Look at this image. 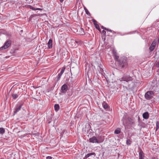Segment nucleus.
<instances>
[{
  "instance_id": "obj_1",
  "label": "nucleus",
  "mask_w": 159,
  "mask_h": 159,
  "mask_svg": "<svg viewBox=\"0 0 159 159\" xmlns=\"http://www.w3.org/2000/svg\"><path fill=\"white\" fill-rule=\"evenodd\" d=\"M128 59L126 57H122L116 61L118 62L117 65L121 71L124 70L128 67Z\"/></svg>"
},
{
  "instance_id": "obj_2",
  "label": "nucleus",
  "mask_w": 159,
  "mask_h": 159,
  "mask_svg": "<svg viewBox=\"0 0 159 159\" xmlns=\"http://www.w3.org/2000/svg\"><path fill=\"white\" fill-rule=\"evenodd\" d=\"M154 96V93L153 91H149L146 92L144 95L145 98L147 100L152 99Z\"/></svg>"
},
{
  "instance_id": "obj_3",
  "label": "nucleus",
  "mask_w": 159,
  "mask_h": 159,
  "mask_svg": "<svg viewBox=\"0 0 159 159\" xmlns=\"http://www.w3.org/2000/svg\"><path fill=\"white\" fill-rule=\"evenodd\" d=\"M132 78L129 75H124L123 77L119 79L120 81H125L128 82L132 80Z\"/></svg>"
},
{
  "instance_id": "obj_4",
  "label": "nucleus",
  "mask_w": 159,
  "mask_h": 159,
  "mask_svg": "<svg viewBox=\"0 0 159 159\" xmlns=\"http://www.w3.org/2000/svg\"><path fill=\"white\" fill-rule=\"evenodd\" d=\"M11 41L10 40L6 41L4 44V45L0 48V50L6 49L9 48L11 44Z\"/></svg>"
},
{
  "instance_id": "obj_5",
  "label": "nucleus",
  "mask_w": 159,
  "mask_h": 159,
  "mask_svg": "<svg viewBox=\"0 0 159 159\" xmlns=\"http://www.w3.org/2000/svg\"><path fill=\"white\" fill-rule=\"evenodd\" d=\"M68 90V87L66 84H64L61 88V92L62 93H66Z\"/></svg>"
},
{
  "instance_id": "obj_6",
  "label": "nucleus",
  "mask_w": 159,
  "mask_h": 159,
  "mask_svg": "<svg viewBox=\"0 0 159 159\" xmlns=\"http://www.w3.org/2000/svg\"><path fill=\"white\" fill-rule=\"evenodd\" d=\"M23 105V104H17L16 106L15 110L14 111V115L20 110Z\"/></svg>"
},
{
  "instance_id": "obj_7",
  "label": "nucleus",
  "mask_w": 159,
  "mask_h": 159,
  "mask_svg": "<svg viewBox=\"0 0 159 159\" xmlns=\"http://www.w3.org/2000/svg\"><path fill=\"white\" fill-rule=\"evenodd\" d=\"M157 44V41L155 40H154L152 43L150 47L149 48V50L150 52L152 51L155 48Z\"/></svg>"
},
{
  "instance_id": "obj_8",
  "label": "nucleus",
  "mask_w": 159,
  "mask_h": 159,
  "mask_svg": "<svg viewBox=\"0 0 159 159\" xmlns=\"http://www.w3.org/2000/svg\"><path fill=\"white\" fill-rule=\"evenodd\" d=\"M89 141L90 143H99V142L98 140L95 136H93L89 139Z\"/></svg>"
},
{
  "instance_id": "obj_9",
  "label": "nucleus",
  "mask_w": 159,
  "mask_h": 159,
  "mask_svg": "<svg viewBox=\"0 0 159 159\" xmlns=\"http://www.w3.org/2000/svg\"><path fill=\"white\" fill-rule=\"evenodd\" d=\"M25 7L28 8H30L31 9H32L33 10H42V9L40 8H35L32 7L30 5H26L25 6Z\"/></svg>"
},
{
  "instance_id": "obj_10",
  "label": "nucleus",
  "mask_w": 159,
  "mask_h": 159,
  "mask_svg": "<svg viewBox=\"0 0 159 159\" xmlns=\"http://www.w3.org/2000/svg\"><path fill=\"white\" fill-rule=\"evenodd\" d=\"M139 158H144V154L143 152L142 149L139 148Z\"/></svg>"
},
{
  "instance_id": "obj_11",
  "label": "nucleus",
  "mask_w": 159,
  "mask_h": 159,
  "mask_svg": "<svg viewBox=\"0 0 159 159\" xmlns=\"http://www.w3.org/2000/svg\"><path fill=\"white\" fill-rule=\"evenodd\" d=\"M52 41L51 39H50L47 43L48 49H51L52 48Z\"/></svg>"
},
{
  "instance_id": "obj_12",
  "label": "nucleus",
  "mask_w": 159,
  "mask_h": 159,
  "mask_svg": "<svg viewBox=\"0 0 159 159\" xmlns=\"http://www.w3.org/2000/svg\"><path fill=\"white\" fill-rule=\"evenodd\" d=\"M127 120L129 122V124L130 125H132L134 123V119L131 118L130 117L127 118Z\"/></svg>"
},
{
  "instance_id": "obj_13",
  "label": "nucleus",
  "mask_w": 159,
  "mask_h": 159,
  "mask_svg": "<svg viewBox=\"0 0 159 159\" xmlns=\"http://www.w3.org/2000/svg\"><path fill=\"white\" fill-rule=\"evenodd\" d=\"M149 114L148 112H145L143 114V118L145 119H148L149 117Z\"/></svg>"
},
{
  "instance_id": "obj_14",
  "label": "nucleus",
  "mask_w": 159,
  "mask_h": 159,
  "mask_svg": "<svg viewBox=\"0 0 159 159\" xmlns=\"http://www.w3.org/2000/svg\"><path fill=\"white\" fill-rule=\"evenodd\" d=\"M102 106L103 108L107 110V109L109 108V106L105 102H103L102 103Z\"/></svg>"
},
{
  "instance_id": "obj_15",
  "label": "nucleus",
  "mask_w": 159,
  "mask_h": 159,
  "mask_svg": "<svg viewBox=\"0 0 159 159\" xmlns=\"http://www.w3.org/2000/svg\"><path fill=\"white\" fill-rule=\"evenodd\" d=\"M113 55H114L116 60H118L119 57L118 56H117V53L114 50H113Z\"/></svg>"
},
{
  "instance_id": "obj_16",
  "label": "nucleus",
  "mask_w": 159,
  "mask_h": 159,
  "mask_svg": "<svg viewBox=\"0 0 159 159\" xmlns=\"http://www.w3.org/2000/svg\"><path fill=\"white\" fill-rule=\"evenodd\" d=\"M54 108L55 110L56 111H58L59 110V108H60L59 105L58 104H55L54 106Z\"/></svg>"
},
{
  "instance_id": "obj_17",
  "label": "nucleus",
  "mask_w": 159,
  "mask_h": 159,
  "mask_svg": "<svg viewBox=\"0 0 159 159\" xmlns=\"http://www.w3.org/2000/svg\"><path fill=\"white\" fill-rule=\"evenodd\" d=\"M5 130L4 128H0V134L3 135L5 133Z\"/></svg>"
},
{
  "instance_id": "obj_18",
  "label": "nucleus",
  "mask_w": 159,
  "mask_h": 159,
  "mask_svg": "<svg viewBox=\"0 0 159 159\" xmlns=\"http://www.w3.org/2000/svg\"><path fill=\"white\" fill-rule=\"evenodd\" d=\"M120 128H117L114 131V133L115 134H118L120 133Z\"/></svg>"
},
{
  "instance_id": "obj_19",
  "label": "nucleus",
  "mask_w": 159,
  "mask_h": 159,
  "mask_svg": "<svg viewBox=\"0 0 159 159\" xmlns=\"http://www.w3.org/2000/svg\"><path fill=\"white\" fill-rule=\"evenodd\" d=\"M62 75L59 74H58L57 76V78L56 79H57L55 81V82H57L60 80V78L61 77V76Z\"/></svg>"
},
{
  "instance_id": "obj_20",
  "label": "nucleus",
  "mask_w": 159,
  "mask_h": 159,
  "mask_svg": "<svg viewBox=\"0 0 159 159\" xmlns=\"http://www.w3.org/2000/svg\"><path fill=\"white\" fill-rule=\"evenodd\" d=\"M18 95L17 94L13 93L12 94V97L13 99H15L18 97Z\"/></svg>"
},
{
  "instance_id": "obj_21",
  "label": "nucleus",
  "mask_w": 159,
  "mask_h": 159,
  "mask_svg": "<svg viewBox=\"0 0 159 159\" xmlns=\"http://www.w3.org/2000/svg\"><path fill=\"white\" fill-rule=\"evenodd\" d=\"M131 142L132 141L129 139H127L126 141V144L128 145H130Z\"/></svg>"
},
{
  "instance_id": "obj_22",
  "label": "nucleus",
  "mask_w": 159,
  "mask_h": 159,
  "mask_svg": "<svg viewBox=\"0 0 159 159\" xmlns=\"http://www.w3.org/2000/svg\"><path fill=\"white\" fill-rule=\"evenodd\" d=\"M65 69V67H63L61 69V72L60 73H59V74L62 75L63 73L64 72Z\"/></svg>"
},
{
  "instance_id": "obj_23",
  "label": "nucleus",
  "mask_w": 159,
  "mask_h": 159,
  "mask_svg": "<svg viewBox=\"0 0 159 159\" xmlns=\"http://www.w3.org/2000/svg\"><path fill=\"white\" fill-rule=\"evenodd\" d=\"M84 9L86 13L88 15L90 16V13L89 12L87 9L85 7H84Z\"/></svg>"
},
{
  "instance_id": "obj_24",
  "label": "nucleus",
  "mask_w": 159,
  "mask_h": 159,
  "mask_svg": "<svg viewBox=\"0 0 159 159\" xmlns=\"http://www.w3.org/2000/svg\"><path fill=\"white\" fill-rule=\"evenodd\" d=\"M39 14H32V15H31L30 17V19H31L33 17H36V16H39Z\"/></svg>"
},
{
  "instance_id": "obj_25",
  "label": "nucleus",
  "mask_w": 159,
  "mask_h": 159,
  "mask_svg": "<svg viewBox=\"0 0 159 159\" xmlns=\"http://www.w3.org/2000/svg\"><path fill=\"white\" fill-rule=\"evenodd\" d=\"M156 131H157L159 128V122L157 121L156 122Z\"/></svg>"
},
{
  "instance_id": "obj_26",
  "label": "nucleus",
  "mask_w": 159,
  "mask_h": 159,
  "mask_svg": "<svg viewBox=\"0 0 159 159\" xmlns=\"http://www.w3.org/2000/svg\"><path fill=\"white\" fill-rule=\"evenodd\" d=\"M123 125L125 127H126L128 125L126 121H123Z\"/></svg>"
},
{
  "instance_id": "obj_27",
  "label": "nucleus",
  "mask_w": 159,
  "mask_h": 159,
  "mask_svg": "<svg viewBox=\"0 0 159 159\" xmlns=\"http://www.w3.org/2000/svg\"><path fill=\"white\" fill-rule=\"evenodd\" d=\"M92 21L93 23V24H94V25H95L96 24H98L97 21L96 20H95L93 19L92 20Z\"/></svg>"
},
{
  "instance_id": "obj_28",
  "label": "nucleus",
  "mask_w": 159,
  "mask_h": 159,
  "mask_svg": "<svg viewBox=\"0 0 159 159\" xmlns=\"http://www.w3.org/2000/svg\"><path fill=\"white\" fill-rule=\"evenodd\" d=\"M106 31H109L111 32V33H112L113 34H116V32H115V31H113V30H110V29H108V30H106Z\"/></svg>"
},
{
  "instance_id": "obj_29",
  "label": "nucleus",
  "mask_w": 159,
  "mask_h": 159,
  "mask_svg": "<svg viewBox=\"0 0 159 159\" xmlns=\"http://www.w3.org/2000/svg\"><path fill=\"white\" fill-rule=\"evenodd\" d=\"M80 30H81V32H80V34H84V30L83 29L81 28Z\"/></svg>"
},
{
  "instance_id": "obj_30",
  "label": "nucleus",
  "mask_w": 159,
  "mask_h": 159,
  "mask_svg": "<svg viewBox=\"0 0 159 159\" xmlns=\"http://www.w3.org/2000/svg\"><path fill=\"white\" fill-rule=\"evenodd\" d=\"M89 154L90 156L91 155H94V156H96V154L95 152H92L90 153H89Z\"/></svg>"
},
{
  "instance_id": "obj_31",
  "label": "nucleus",
  "mask_w": 159,
  "mask_h": 159,
  "mask_svg": "<svg viewBox=\"0 0 159 159\" xmlns=\"http://www.w3.org/2000/svg\"><path fill=\"white\" fill-rule=\"evenodd\" d=\"M89 154L90 156L91 155H94V156H96V154L95 152H92L90 153H89Z\"/></svg>"
},
{
  "instance_id": "obj_32",
  "label": "nucleus",
  "mask_w": 159,
  "mask_h": 159,
  "mask_svg": "<svg viewBox=\"0 0 159 159\" xmlns=\"http://www.w3.org/2000/svg\"><path fill=\"white\" fill-rule=\"evenodd\" d=\"M101 28L102 29H104L105 30H108V29L107 28H106V27H104L103 26H101Z\"/></svg>"
},
{
  "instance_id": "obj_33",
  "label": "nucleus",
  "mask_w": 159,
  "mask_h": 159,
  "mask_svg": "<svg viewBox=\"0 0 159 159\" xmlns=\"http://www.w3.org/2000/svg\"><path fill=\"white\" fill-rule=\"evenodd\" d=\"M65 130H62V132H61V136H63V134L65 132Z\"/></svg>"
},
{
  "instance_id": "obj_34",
  "label": "nucleus",
  "mask_w": 159,
  "mask_h": 159,
  "mask_svg": "<svg viewBox=\"0 0 159 159\" xmlns=\"http://www.w3.org/2000/svg\"><path fill=\"white\" fill-rule=\"evenodd\" d=\"M95 28L96 29H98L99 27V25L98 24H96L95 25Z\"/></svg>"
},
{
  "instance_id": "obj_35",
  "label": "nucleus",
  "mask_w": 159,
  "mask_h": 159,
  "mask_svg": "<svg viewBox=\"0 0 159 159\" xmlns=\"http://www.w3.org/2000/svg\"><path fill=\"white\" fill-rule=\"evenodd\" d=\"M102 34L105 35V36L106 35V31L104 30H103L102 31Z\"/></svg>"
},
{
  "instance_id": "obj_36",
  "label": "nucleus",
  "mask_w": 159,
  "mask_h": 159,
  "mask_svg": "<svg viewBox=\"0 0 159 159\" xmlns=\"http://www.w3.org/2000/svg\"><path fill=\"white\" fill-rule=\"evenodd\" d=\"M52 157L50 156H48L46 157V159H52Z\"/></svg>"
},
{
  "instance_id": "obj_37",
  "label": "nucleus",
  "mask_w": 159,
  "mask_h": 159,
  "mask_svg": "<svg viewBox=\"0 0 159 159\" xmlns=\"http://www.w3.org/2000/svg\"><path fill=\"white\" fill-rule=\"evenodd\" d=\"M156 66H157V67H159V62H157L156 64Z\"/></svg>"
},
{
  "instance_id": "obj_38",
  "label": "nucleus",
  "mask_w": 159,
  "mask_h": 159,
  "mask_svg": "<svg viewBox=\"0 0 159 159\" xmlns=\"http://www.w3.org/2000/svg\"><path fill=\"white\" fill-rule=\"evenodd\" d=\"M90 156L89 154V153L87 154V155H86L85 156L86 157V158H88Z\"/></svg>"
},
{
  "instance_id": "obj_39",
  "label": "nucleus",
  "mask_w": 159,
  "mask_h": 159,
  "mask_svg": "<svg viewBox=\"0 0 159 159\" xmlns=\"http://www.w3.org/2000/svg\"><path fill=\"white\" fill-rule=\"evenodd\" d=\"M80 41H75L76 43H80Z\"/></svg>"
},
{
  "instance_id": "obj_40",
  "label": "nucleus",
  "mask_w": 159,
  "mask_h": 159,
  "mask_svg": "<svg viewBox=\"0 0 159 159\" xmlns=\"http://www.w3.org/2000/svg\"><path fill=\"white\" fill-rule=\"evenodd\" d=\"M47 122H48V124H50L51 122V121L48 120Z\"/></svg>"
},
{
  "instance_id": "obj_41",
  "label": "nucleus",
  "mask_w": 159,
  "mask_h": 159,
  "mask_svg": "<svg viewBox=\"0 0 159 159\" xmlns=\"http://www.w3.org/2000/svg\"><path fill=\"white\" fill-rule=\"evenodd\" d=\"M152 159H156V157H153L152 158ZM157 159H158V158H157Z\"/></svg>"
},
{
  "instance_id": "obj_42",
  "label": "nucleus",
  "mask_w": 159,
  "mask_h": 159,
  "mask_svg": "<svg viewBox=\"0 0 159 159\" xmlns=\"http://www.w3.org/2000/svg\"><path fill=\"white\" fill-rule=\"evenodd\" d=\"M98 29L100 32L101 31V30L100 29L99 27L98 29Z\"/></svg>"
},
{
  "instance_id": "obj_43",
  "label": "nucleus",
  "mask_w": 159,
  "mask_h": 159,
  "mask_svg": "<svg viewBox=\"0 0 159 159\" xmlns=\"http://www.w3.org/2000/svg\"><path fill=\"white\" fill-rule=\"evenodd\" d=\"M61 2H63L64 0H59Z\"/></svg>"
},
{
  "instance_id": "obj_44",
  "label": "nucleus",
  "mask_w": 159,
  "mask_h": 159,
  "mask_svg": "<svg viewBox=\"0 0 159 159\" xmlns=\"http://www.w3.org/2000/svg\"><path fill=\"white\" fill-rule=\"evenodd\" d=\"M100 68V71L101 72H102L103 71V69L101 68Z\"/></svg>"
},
{
  "instance_id": "obj_45",
  "label": "nucleus",
  "mask_w": 159,
  "mask_h": 159,
  "mask_svg": "<svg viewBox=\"0 0 159 159\" xmlns=\"http://www.w3.org/2000/svg\"><path fill=\"white\" fill-rule=\"evenodd\" d=\"M2 31L1 30H0V34H1V33H2Z\"/></svg>"
},
{
  "instance_id": "obj_46",
  "label": "nucleus",
  "mask_w": 159,
  "mask_h": 159,
  "mask_svg": "<svg viewBox=\"0 0 159 159\" xmlns=\"http://www.w3.org/2000/svg\"><path fill=\"white\" fill-rule=\"evenodd\" d=\"M87 158H86V157H84L83 158V159H86Z\"/></svg>"
},
{
  "instance_id": "obj_47",
  "label": "nucleus",
  "mask_w": 159,
  "mask_h": 159,
  "mask_svg": "<svg viewBox=\"0 0 159 159\" xmlns=\"http://www.w3.org/2000/svg\"><path fill=\"white\" fill-rule=\"evenodd\" d=\"M139 159H144V158H139Z\"/></svg>"
},
{
  "instance_id": "obj_48",
  "label": "nucleus",
  "mask_w": 159,
  "mask_h": 159,
  "mask_svg": "<svg viewBox=\"0 0 159 159\" xmlns=\"http://www.w3.org/2000/svg\"><path fill=\"white\" fill-rule=\"evenodd\" d=\"M116 36V35H114V36H113V37L114 38V37L115 36Z\"/></svg>"
},
{
  "instance_id": "obj_49",
  "label": "nucleus",
  "mask_w": 159,
  "mask_h": 159,
  "mask_svg": "<svg viewBox=\"0 0 159 159\" xmlns=\"http://www.w3.org/2000/svg\"><path fill=\"white\" fill-rule=\"evenodd\" d=\"M117 34H120V33H117Z\"/></svg>"
},
{
  "instance_id": "obj_50",
  "label": "nucleus",
  "mask_w": 159,
  "mask_h": 159,
  "mask_svg": "<svg viewBox=\"0 0 159 159\" xmlns=\"http://www.w3.org/2000/svg\"><path fill=\"white\" fill-rule=\"evenodd\" d=\"M88 125L89 126H90V125H89V124Z\"/></svg>"
}]
</instances>
